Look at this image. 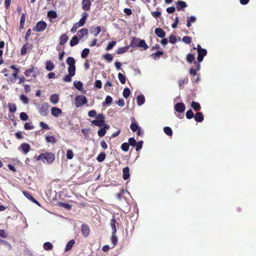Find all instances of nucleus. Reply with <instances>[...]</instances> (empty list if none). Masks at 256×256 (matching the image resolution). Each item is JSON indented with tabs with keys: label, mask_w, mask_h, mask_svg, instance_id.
<instances>
[{
	"label": "nucleus",
	"mask_w": 256,
	"mask_h": 256,
	"mask_svg": "<svg viewBox=\"0 0 256 256\" xmlns=\"http://www.w3.org/2000/svg\"><path fill=\"white\" fill-rule=\"evenodd\" d=\"M37 160H42L44 163L52 164L55 160V155L51 152H46L40 154L36 158Z\"/></svg>",
	"instance_id": "nucleus-1"
},
{
	"label": "nucleus",
	"mask_w": 256,
	"mask_h": 256,
	"mask_svg": "<svg viewBox=\"0 0 256 256\" xmlns=\"http://www.w3.org/2000/svg\"><path fill=\"white\" fill-rule=\"evenodd\" d=\"M92 124H93L100 128H102L105 124L104 116V114H99L96 116V120L91 121Z\"/></svg>",
	"instance_id": "nucleus-2"
},
{
	"label": "nucleus",
	"mask_w": 256,
	"mask_h": 256,
	"mask_svg": "<svg viewBox=\"0 0 256 256\" xmlns=\"http://www.w3.org/2000/svg\"><path fill=\"white\" fill-rule=\"evenodd\" d=\"M186 109L185 105L182 102H178L174 106V110L178 112L182 113V114L177 115L176 116L180 118H182L184 116L183 112Z\"/></svg>",
	"instance_id": "nucleus-3"
},
{
	"label": "nucleus",
	"mask_w": 256,
	"mask_h": 256,
	"mask_svg": "<svg viewBox=\"0 0 256 256\" xmlns=\"http://www.w3.org/2000/svg\"><path fill=\"white\" fill-rule=\"evenodd\" d=\"M88 102L86 98L83 95H79L75 98V105L76 108H79Z\"/></svg>",
	"instance_id": "nucleus-4"
},
{
	"label": "nucleus",
	"mask_w": 256,
	"mask_h": 256,
	"mask_svg": "<svg viewBox=\"0 0 256 256\" xmlns=\"http://www.w3.org/2000/svg\"><path fill=\"white\" fill-rule=\"evenodd\" d=\"M47 26V24L42 20L37 22L36 25L32 28V30L36 32H40L44 30Z\"/></svg>",
	"instance_id": "nucleus-5"
},
{
	"label": "nucleus",
	"mask_w": 256,
	"mask_h": 256,
	"mask_svg": "<svg viewBox=\"0 0 256 256\" xmlns=\"http://www.w3.org/2000/svg\"><path fill=\"white\" fill-rule=\"evenodd\" d=\"M10 68L14 70V72L10 78L9 81L12 83H14L16 82V79L18 78V74L20 72V68L16 67V65H11Z\"/></svg>",
	"instance_id": "nucleus-6"
},
{
	"label": "nucleus",
	"mask_w": 256,
	"mask_h": 256,
	"mask_svg": "<svg viewBox=\"0 0 256 256\" xmlns=\"http://www.w3.org/2000/svg\"><path fill=\"white\" fill-rule=\"evenodd\" d=\"M50 106L48 103H44L40 106L38 112L42 116H46L48 113Z\"/></svg>",
	"instance_id": "nucleus-7"
},
{
	"label": "nucleus",
	"mask_w": 256,
	"mask_h": 256,
	"mask_svg": "<svg viewBox=\"0 0 256 256\" xmlns=\"http://www.w3.org/2000/svg\"><path fill=\"white\" fill-rule=\"evenodd\" d=\"M81 230L82 236L84 238L88 237L90 233V228L87 224H83L81 226Z\"/></svg>",
	"instance_id": "nucleus-8"
},
{
	"label": "nucleus",
	"mask_w": 256,
	"mask_h": 256,
	"mask_svg": "<svg viewBox=\"0 0 256 256\" xmlns=\"http://www.w3.org/2000/svg\"><path fill=\"white\" fill-rule=\"evenodd\" d=\"M32 47V44H29L28 42L24 44L20 50V54L22 56H24L28 51L30 52V50Z\"/></svg>",
	"instance_id": "nucleus-9"
},
{
	"label": "nucleus",
	"mask_w": 256,
	"mask_h": 256,
	"mask_svg": "<svg viewBox=\"0 0 256 256\" xmlns=\"http://www.w3.org/2000/svg\"><path fill=\"white\" fill-rule=\"evenodd\" d=\"M88 16V14L86 12H83L82 14V18L80 20L76 22L77 24L80 26H83L86 22V20Z\"/></svg>",
	"instance_id": "nucleus-10"
},
{
	"label": "nucleus",
	"mask_w": 256,
	"mask_h": 256,
	"mask_svg": "<svg viewBox=\"0 0 256 256\" xmlns=\"http://www.w3.org/2000/svg\"><path fill=\"white\" fill-rule=\"evenodd\" d=\"M194 63L196 66V68L194 69V68H190L189 70V73L192 76L194 77H195V76H196V72L199 70L200 69V64H199L198 62H197L196 60L194 62Z\"/></svg>",
	"instance_id": "nucleus-11"
},
{
	"label": "nucleus",
	"mask_w": 256,
	"mask_h": 256,
	"mask_svg": "<svg viewBox=\"0 0 256 256\" xmlns=\"http://www.w3.org/2000/svg\"><path fill=\"white\" fill-rule=\"evenodd\" d=\"M90 0H82V8L85 11H88L91 6Z\"/></svg>",
	"instance_id": "nucleus-12"
},
{
	"label": "nucleus",
	"mask_w": 256,
	"mask_h": 256,
	"mask_svg": "<svg viewBox=\"0 0 256 256\" xmlns=\"http://www.w3.org/2000/svg\"><path fill=\"white\" fill-rule=\"evenodd\" d=\"M198 56L197 57L198 61L197 62H198L199 64L202 61L204 58V56H206L207 54V50L204 48L201 50H200L198 52Z\"/></svg>",
	"instance_id": "nucleus-13"
},
{
	"label": "nucleus",
	"mask_w": 256,
	"mask_h": 256,
	"mask_svg": "<svg viewBox=\"0 0 256 256\" xmlns=\"http://www.w3.org/2000/svg\"><path fill=\"white\" fill-rule=\"evenodd\" d=\"M109 128H110V126L108 124H104L102 126V128L98 130V136L100 137L104 136L106 132V130L109 129Z\"/></svg>",
	"instance_id": "nucleus-14"
},
{
	"label": "nucleus",
	"mask_w": 256,
	"mask_h": 256,
	"mask_svg": "<svg viewBox=\"0 0 256 256\" xmlns=\"http://www.w3.org/2000/svg\"><path fill=\"white\" fill-rule=\"evenodd\" d=\"M51 114L54 117H58L62 114V110L60 108L52 107L51 109Z\"/></svg>",
	"instance_id": "nucleus-15"
},
{
	"label": "nucleus",
	"mask_w": 256,
	"mask_h": 256,
	"mask_svg": "<svg viewBox=\"0 0 256 256\" xmlns=\"http://www.w3.org/2000/svg\"><path fill=\"white\" fill-rule=\"evenodd\" d=\"M155 34L159 38H164L166 36V32L161 28H157L154 30Z\"/></svg>",
	"instance_id": "nucleus-16"
},
{
	"label": "nucleus",
	"mask_w": 256,
	"mask_h": 256,
	"mask_svg": "<svg viewBox=\"0 0 256 256\" xmlns=\"http://www.w3.org/2000/svg\"><path fill=\"white\" fill-rule=\"evenodd\" d=\"M20 148L24 154H27L30 150V145L28 143H22Z\"/></svg>",
	"instance_id": "nucleus-17"
},
{
	"label": "nucleus",
	"mask_w": 256,
	"mask_h": 256,
	"mask_svg": "<svg viewBox=\"0 0 256 256\" xmlns=\"http://www.w3.org/2000/svg\"><path fill=\"white\" fill-rule=\"evenodd\" d=\"M22 192H23V194H24V196L27 198H28V200H30L32 202H34V204H36L40 206L38 202L32 197V196L30 194L29 192H26V191H23Z\"/></svg>",
	"instance_id": "nucleus-18"
},
{
	"label": "nucleus",
	"mask_w": 256,
	"mask_h": 256,
	"mask_svg": "<svg viewBox=\"0 0 256 256\" xmlns=\"http://www.w3.org/2000/svg\"><path fill=\"white\" fill-rule=\"evenodd\" d=\"M194 118L195 120L198 122H202L204 119L202 113L201 112H196L194 116Z\"/></svg>",
	"instance_id": "nucleus-19"
},
{
	"label": "nucleus",
	"mask_w": 256,
	"mask_h": 256,
	"mask_svg": "<svg viewBox=\"0 0 256 256\" xmlns=\"http://www.w3.org/2000/svg\"><path fill=\"white\" fill-rule=\"evenodd\" d=\"M123 178L124 180H128L130 177V169L129 168L126 166L122 170Z\"/></svg>",
	"instance_id": "nucleus-20"
},
{
	"label": "nucleus",
	"mask_w": 256,
	"mask_h": 256,
	"mask_svg": "<svg viewBox=\"0 0 256 256\" xmlns=\"http://www.w3.org/2000/svg\"><path fill=\"white\" fill-rule=\"evenodd\" d=\"M186 6V4L184 1L178 0L176 2V8L178 10H182Z\"/></svg>",
	"instance_id": "nucleus-21"
},
{
	"label": "nucleus",
	"mask_w": 256,
	"mask_h": 256,
	"mask_svg": "<svg viewBox=\"0 0 256 256\" xmlns=\"http://www.w3.org/2000/svg\"><path fill=\"white\" fill-rule=\"evenodd\" d=\"M68 39V36L66 34H62L60 38L59 44L64 45L67 42Z\"/></svg>",
	"instance_id": "nucleus-22"
},
{
	"label": "nucleus",
	"mask_w": 256,
	"mask_h": 256,
	"mask_svg": "<svg viewBox=\"0 0 256 256\" xmlns=\"http://www.w3.org/2000/svg\"><path fill=\"white\" fill-rule=\"evenodd\" d=\"M116 220L114 218H112L110 220V226H111V228L112 229V234H116Z\"/></svg>",
	"instance_id": "nucleus-23"
},
{
	"label": "nucleus",
	"mask_w": 256,
	"mask_h": 256,
	"mask_svg": "<svg viewBox=\"0 0 256 256\" xmlns=\"http://www.w3.org/2000/svg\"><path fill=\"white\" fill-rule=\"evenodd\" d=\"M59 96L58 94H54L50 96V102L54 104H56L59 101Z\"/></svg>",
	"instance_id": "nucleus-24"
},
{
	"label": "nucleus",
	"mask_w": 256,
	"mask_h": 256,
	"mask_svg": "<svg viewBox=\"0 0 256 256\" xmlns=\"http://www.w3.org/2000/svg\"><path fill=\"white\" fill-rule=\"evenodd\" d=\"M102 29L100 26H98L95 28H92L90 30V32L94 34V36H96L101 32Z\"/></svg>",
	"instance_id": "nucleus-25"
},
{
	"label": "nucleus",
	"mask_w": 256,
	"mask_h": 256,
	"mask_svg": "<svg viewBox=\"0 0 256 256\" xmlns=\"http://www.w3.org/2000/svg\"><path fill=\"white\" fill-rule=\"evenodd\" d=\"M110 241L112 244V248H114L118 244V238L116 236V234H112Z\"/></svg>",
	"instance_id": "nucleus-26"
},
{
	"label": "nucleus",
	"mask_w": 256,
	"mask_h": 256,
	"mask_svg": "<svg viewBox=\"0 0 256 256\" xmlns=\"http://www.w3.org/2000/svg\"><path fill=\"white\" fill-rule=\"evenodd\" d=\"M74 243H75V241L74 240H70L66 244V248L64 249V250L66 252L70 250L72 248V246Z\"/></svg>",
	"instance_id": "nucleus-27"
},
{
	"label": "nucleus",
	"mask_w": 256,
	"mask_h": 256,
	"mask_svg": "<svg viewBox=\"0 0 256 256\" xmlns=\"http://www.w3.org/2000/svg\"><path fill=\"white\" fill-rule=\"evenodd\" d=\"M138 104V106H141L144 104L145 102V98L144 95L141 94L137 96L136 98Z\"/></svg>",
	"instance_id": "nucleus-28"
},
{
	"label": "nucleus",
	"mask_w": 256,
	"mask_h": 256,
	"mask_svg": "<svg viewBox=\"0 0 256 256\" xmlns=\"http://www.w3.org/2000/svg\"><path fill=\"white\" fill-rule=\"evenodd\" d=\"M191 106L196 112L200 110L201 108L200 104L196 102H192Z\"/></svg>",
	"instance_id": "nucleus-29"
},
{
	"label": "nucleus",
	"mask_w": 256,
	"mask_h": 256,
	"mask_svg": "<svg viewBox=\"0 0 256 256\" xmlns=\"http://www.w3.org/2000/svg\"><path fill=\"white\" fill-rule=\"evenodd\" d=\"M130 48V46H126L124 47L119 48L116 50V53L118 54H122L127 52Z\"/></svg>",
	"instance_id": "nucleus-30"
},
{
	"label": "nucleus",
	"mask_w": 256,
	"mask_h": 256,
	"mask_svg": "<svg viewBox=\"0 0 256 256\" xmlns=\"http://www.w3.org/2000/svg\"><path fill=\"white\" fill-rule=\"evenodd\" d=\"M66 62L69 66H74L76 64L74 58L71 56H69L66 58Z\"/></svg>",
	"instance_id": "nucleus-31"
},
{
	"label": "nucleus",
	"mask_w": 256,
	"mask_h": 256,
	"mask_svg": "<svg viewBox=\"0 0 256 256\" xmlns=\"http://www.w3.org/2000/svg\"><path fill=\"white\" fill-rule=\"evenodd\" d=\"M140 40L136 38H133L130 44L128 46L130 47H138V42Z\"/></svg>",
	"instance_id": "nucleus-32"
},
{
	"label": "nucleus",
	"mask_w": 256,
	"mask_h": 256,
	"mask_svg": "<svg viewBox=\"0 0 256 256\" xmlns=\"http://www.w3.org/2000/svg\"><path fill=\"white\" fill-rule=\"evenodd\" d=\"M54 64L51 61L48 60L46 62V70L48 71L52 70L54 68Z\"/></svg>",
	"instance_id": "nucleus-33"
},
{
	"label": "nucleus",
	"mask_w": 256,
	"mask_h": 256,
	"mask_svg": "<svg viewBox=\"0 0 256 256\" xmlns=\"http://www.w3.org/2000/svg\"><path fill=\"white\" fill-rule=\"evenodd\" d=\"M74 85L79 90H82L83 89V84L80 81H74Z\"/></svg>",
	"instance_id": "nucleus-34"
},
{
	"label": "nucleus",
	"mask_w": 256,
	"mask_h": 256,
	"mask_svg": "<svg viewBox=\"0 0 256 256\" xmlns=\"http://www.w3.org/2000/svg\"><path fill=\"white\" fill-rule=\"evenodd\" d=\"M138 47L142 48L144 50H146L148 48V46L146 44L144 40H140L138 42Z\"/></svg>",
	"instance_id": "nucleus-35"
},
{
	"label": "nucleus",
	"mask_w": 256,
	"mask_h": 256,
	"mask_svg": "<svg viewBox=\"0 0 256 256\" xmlns=\"http://www.w3.org/2000/svg\"><path fill=\"white\" fill-rule=\"evenodd\" d=\"M78 42L79 40L78 39V38L76 36H74L70 40V44L71 46H74L76 45L78 43Z\"/></svg>",
	"instance_id": "nucleus-36"
},
{
	"label": "nucleus",
	"mask_w": 256,
	"mask_h": 256,
	"mask_svg": "<svg viewBox=\"0 0 256 256\" xmlns=\"http://www.w3.org/2000/svg\"><path fill=\"white\" fill-rule=\"evenodd\" d=\"M36 68L32 66L30 68L26 70L24 72V74L26 76H30V74L35 71Z\"/></svg>",
	"instance_id": "nucleus-37"
},
{
	"label": "nucleus",
	"mask_w": 256,
	"mask_h": 256,
	"mask_svg": "<svg viewBox=\"0 0 256 256\" xmlns=\"http://www.w3.org/2000/svg\"><path fill=\"white\" fill-rule=\"evenodd\" d=\"M26 20V15L24 14H22L20 17V28H24V24Z\"/></svg>",
	"instance_id": "nucleus-38"
},
{
	"label": "nucleus",
	"mask_w": 256,
	"mask_h": 256,
	"mask_svg": "<svg viewBox=\"0 0 256 256\" xmlns=\"http://www.w3.org/2000/svg\"><path fill=\"white\" fill-rule=\"evenodd\" d=\"M130 128L134 132H135L138 129H140V128L138 126V124L136 122H132L130 126Z\"/></svg>",
	"instance_id": "nucleus-39"
},
{
	"label": "nucleus",
	"mask_w": 256,
	"mask_h": 256,
	"mask_svg": "<svg viewBox=\"0 0 256 256\" xmlns=\"http://www.w3.org/2000/svg\"><path fill=\"white\" fill-rule=\"evenodd\" d=\"M88 30L87 28H82L80 30L78 31V34L80 38H82L84 35H86L88 34Z\"/></svg>",
	"instance_id": "nucleus-40"
},
{
	"label": "nucleus",
	"mask_w": 256,
	"mask_h": 256,
	"mask_svg": "<svg viewBox=\"0 0 256 256\" xmlns=\"http://www.w3.org/2000/svg\"><path fill=\"white\" fill-rule=\"evenodd\" d=\"M163 54V52L160 50H158L155 53L152 54V56L154 60H157Z\"/></svg>",
	"instance_id": "nucleus-41"
},
{
	"label": "nucleus",
	"mask_w": 256,
	"mask_h": 256,
	"mask_svg": "<svg viewBox=\"0 0 256 256\" xmlns=\"http://www.w3.org/2000/svg\"><path fill=\"white\" fill-rule=\"evenodd\" d=\"M45 139L46 142L48 143L54 144L56 142V139L53 136H46Z\"/></svg>",
	"instance_id": "nucleus-42"
},
{
	"label": "nucleus",
	"mask_w": 256,
	"mask_h": 256,
	"mask_svg": "<svg viewBox=\"0 0 256 256\" xmlns=\"http://www.w3.org/2000/svg\"><path fill=\"white\" fill-rule=\"evenodd\" d=\"M106 154L104 152H100L97 156L96 160L98 162H103L106 158Z\"/></svg>",
	"instance_id": "nucleus-43"
},
{
	"label": "nucleus",
	"mask_w": 256,
	"mask_h": 256,
	"mask_svg": "<svg viewBox=\"0 0 256 256\" xmlns=\"http://www.w3.org/2000/svg\"><path fill=\"white\" fill-rule=\"evenodd\" d=\"M44 248L46 250H51L53 246L50 242H46L43 245Z\"/></svg>",
	"instance_id": "nucleus-44"
},
{
	"label": "nucleus",
	"mask_w": 256,
	"mask_h": 256,
	"mask_svg": "<svg viewBox=\"0 0 256 256\" xmlns=\"http://www.w3.org/2000/svg\"><path fill=\"white\" fill-rule=\"evenodd\" d=\"M194 60V56L192 54H188L186 56V61L192 64Z\"/></svg>",
	"instance_id": "nucleus-45"
},
{
	"label": "nucleus",
	"mask_w": 256,
	"mask_h": 256,
	"mask_svg": "<svg viewBox=\"0 0 256 256\" xmlns=\"http://www.w3.org/2000/svg\"><path fill=\"white\" fill-rule=\"evenodd\" d=\"M118 78L121 84H124L126 82V78L122 73L119 72L118 74Z\"/></svg>",
	"instance_id": "nucleus-46"
},
{
	"label": "nucleus",
	"mask_w": 256,
	"mask_h": 256,
	"mask_svg": "<svg viewBox=\"0 0 256 256\" xmlns=\"http://www.w3.org/2000/svg\"><path fill=\"white\" fill-rule=\"evenodd\" d=\"M196 21V18L194 16H191L187 20L186 26L189 28L191 26V22H194Z\"/></svg>",
	"instance_id": "nucleus-47"
},
{
	"label": "nucleus",
	"mask_w": 256,
	"mask_h": 256,
	"mask_svg": "<svg viewBox=\"0 0 256 256\" xmlns=\"http://www.w3.org/2000/svg\"><path fill=\"white\" fill-rule=\"evenodd\" d=\"M90 53V50L88 48H84L81 54V57L82 58H86Z\"/></svg>",
	"instance_id": "nucleus-48"
},
{
	"label": "nucleus",
	"mask_w": 256,
	"mask_h": 256,
	"mask_svg": "<svg viewBox=\"0 0 256 256\" xmlns=\"http://www.w3.org/2000/svg\"><path fill=\"white\" fill-rule=\"evenodd\" d=\"M103 58L108 62H111L113 60V56L110 54H106L102 56Z\"/></svg>",
	"instance_id": "nucleus-49"
},
{
	"label": "nucleus",
	"mask_w": 256,
	"mask_h": 256,
	"mask_svg": "<svg viewBox=\"0 0 256 256\" xmlns=\"http://www.w3.org/2000/svg\"><path fill=\"white\" fill-rule=\"evenodd\" d=\"M130 94V90L129 88H124L122 92V95L124 98H128Z\"/></svg>",
	"instance_id": "nucleus-50"
},
{
	"label": "nucleus",
	"mask_w": 256,
	"mask_h": 256,
	"mask_svg": "<svg viewBox=\"0 0 256 256\" xmlns=\"http://www.w3.org/2000/svg\"><path fill=\"white\" fill-rule=\"evenodd\" d=\"M58 206L64 208L68 210H70L72 208V206L68 203L60 202L58 203Z\"/></svg>",
	"instance_id": "nucleus-51"
},
{
	"label": "nucleus",
	"mask_w": 256,
	"mask_h": 256,
	"mask_svg": "<svg viewBox=\"0 0 256 256\" xmlns=\"http://www.w3.org/2000/svg\"><path fill=\"white\" fill-rule=\"evenodd\" d=\"M164 131L168 136H171L172 134V131L170 127L166 126L164 128Z\"/></svg>",
	"instance_id": "nucleus-52"
},
{
	"label": "nucleus",
	"mask_w": 256,
	"mask_h": 256,
	"mask_svg": "<svg viewBox=\"0 0 256 256\" xmlns=\"http://www.w3.org/2000/svg\"><path fill=\"white\" fill-rule=\"evenodd\" d=\"M192 38L189 36H184L182 38V41L186 44H190L192 42Z\"/></svg>",
	"instance_id": "nucleus-53"
},
{
	"label": "nucleus",
	"mask_w": 256,
	"mask_h": 256,
	"mask_svg": "<svg viewBox=\"0 0 256 256\" xmlns=\"http://www.w3.org/2000/svg\"><path fill=\"white\" fill-rule=\"evenodd\" d=\"M57 16H58L57 14L55 11L50 10L48 12V16L50 18H56L57 17Z\"/></svg>",
	"instance_id": "nucleus-54"
},
{
	"label": "nucleus",
	"mask_w": 256,
	"mask_h": 256,
	"mask_svg": "<svg viewBox=\"0 0 256 256\" xmlns=\"http://www.w3.org/2000/svg\"><path fill=\"white\" fill-rule=\"evenodd\" d=\"M186 118L188 119H191V118H194V112H192V110H188L186 112Z\"/></svg>",
	"instance_id": "nucleus-55"
},
{
	"label": "nucleus",
	"mask_w": 256,
	"mask_h": 256,
	"mask_svg": "<svg viewBox=\"0 0 256 256\" xmlns=\"http://www.w3.org/2000/svg\"><path fill=\"white\" fill-rule=\"evenodd\" d=\"M76 65L68 66V74H74V76L76 74Z\"/></svg>",
	"instance_id": "nucleus-56"
},
{
	"label": "nucleus",
	"mask_w": 256,
	"mask_h": 256,
	"mask_svg": "<svg viewBox=\"0 0 256 256\" xmlns=\"http://www.w3.org/2000/svg\"><path fill=\"white\" fill-rule=\"evenodd\" d=\"M73 76H74V74H68L66 75L64 78H63L62 80L64 82H70L72 81V77Z\"/></svg>",
	"instance_id": "nucleus-57"
},
{
	"label": "nucleus",
	"mask_w": 256,
	"mask_h": 256,
	"mask_svg": "<svg viewBox=\"0 0 256 256\" xmlns=\"http://www.w3.org/2000/svg\"><path fill=\"white\" fill-rule=\"evenodd\" d=\"M120 148L123 151L128 152L129 150V144L127 142H124L122 144Z\"/></svg>",
	"instance_id": "nucleus-58"
},
{
	"label": "nucleus",
	"mask_w": 256,
	"mask_h": 256,
	"mask_svg": "<svg viewBox=\"0 0 256 256\" xmlns=\"http://www.w3.org/2000/svg\"><path fill=\"white\" fill-rule=\"evenodd\" d=\"M24 128L26 130H31L34 128V126L31 122H26L24 125Z\"/></svg>",
	"instance_id": "nucleus-59"
},
{
	"label": "nucleus",
	"mask_w": 256,
	"mask_h": 256,
	"mask_svg": "<svg viewBox=\"0 0 256 256\" xmlns=\"http://www.w3.org/2000/svg\"><path fill=\"white\" fill-rule=\"evenodd\" d=\"M112 98L109 96H106V97L105 99L104 104L108 106H110L112 104Z\"/></svg>",
	"instance_id": "nucleus-60"
},
{
	"label": "nucleus",
	"mask_w": 256,
	"mask_h": 256,
	"mask_svg": "<svg viewBox=\"0 0 256 256\" xmlns=\"http://www.w3.org/2000/svg\"><path fill=\"white\" fill-rule=\"evenodd\" d=\"M128 144H129V146H131L133 147H134L136 145V140L134 138H128Z\"/></svg>",
	"instance_id": "nucleus-61"
},
{
	"label": "nucleus",
	"mask_w": 256,
	"mask_h": 256,
	"mask_svg": "<svg viewBox=\"0 0 256 256\" xmlns=\"http://www.w3.org/2000/svg\"><path fill=\"white\" fill-rule=\"evenodd\" d=\"M142 144H143V141H142V140H140L138 142H136V145L135 146L136 150V151H138L139 150H140L142 148Z\"/></svg>",
	"instance_id": "nucleus-62"
},
{
	"label": "nucleus",
	"mask_w": 256,
	"mask_h": 256,
	"mask_svg": "<svg viewBox=\"0 0 256 256\" xmlns=\"http://www.w3.org/2000/svg\"><path fill=\"white\" fill-rule=\"evenodd\" d=\"M20 117L22 120L24 121L27 120L28 118V114L24 112H22L20 114Z\"/></svg>",
	"instance_id": "nucleus-63"
},
{
	"label": "nucleus",
	"mask_w": 256,
	"mask_h": 256,
	"mask_svg": "<svg viewBox=\"0 0 256 256\" xmlns=\"http://www.w3.org/2000/svg\"><path fill=\"white\" fill-rule=\"evenodd\" d=\"M74 154L71 150H68L66 152V158L68 160H71L73 158Z\"/></svg>",
	"instance_id": "nucleus-64"
}]
</instances>
